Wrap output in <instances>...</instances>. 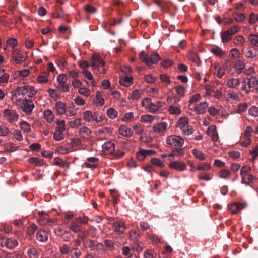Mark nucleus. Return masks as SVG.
I'll list each match as a JSON object with an SVG mask.
<instances>
[{
	"mask_svg": "<svg viewBox=\"0 0 258 258\" xmlns=\"http://www.w3.org/2000/svg\"><path fill=\"white\" fill-rule=\"evenodd\" d=\"M90 66L93 70H97L99 74H105V61L98 54H94L90 59Z\"/></svg>",
	"mask_w": 258,
	"mask_h": 258,
	"instance_id": "obj_1",
	"label": "nucleus"
},
{
	"mask_svg": "<svg viewBox=\"0 0 258 258\" xmlns=\"http://www.w3.org/2000/svg\"><path fill=\"white\" fill-rule=\"evenodd\" d=\"M141 105L151 113L156 112L162 106L161 101H159L156 104H155L149 98H144L142 101Z\"/></svg>",
	"mask_w": 258,
	"mask_h": 258,
	"instance_id": "obj_2",
	"label": "nucleus"
},
{
	"mask_svg": "<svg viewBox=\"0 0 258 258\" xmlns=\"http://www.w3.org/2000/svg\"><path fill=\"white\" fill-rule=\"evenodd\" d=\"M166 143L168 147H180L183 145L184 140L180 136L171 135L166 137Z\"/></svg>",
	"mask_w": 258,
	"mask_h": 258,
	"instance_id": "obj_3",
	"label": "nucleus"
},
{
	"mask_svg": "<svg viewBox=\"0 0 258 258\" xmlns=\"http://www.w3.org/2000/svg\"><path fill=\"white\" fill-rule=\"evenodd\" d=\"M140 58L141 61L147 64V66L150 67L153 64L157 63L161 58L158 53H154L148 57V55L144 52H141L140 54Z\"/></svg>",
	"mask_w": 258,
	"mask_h": 258,
	"instance_id": "obj_4",
	"label": "nucleus"
},
{
	"mask_svg": "<svg viewBox=\"0 0 258 258\" xmlns=\"http://www.w3.org/2000/svg\"><path fill=\"white\" fill-rule=\"evenodd\" d=\"M17 102H18V106L22 111L28 115L31 114L34 108V105L32 101L27 99H23L21 100H17Z\"/></svg>",
	"mask_w": 258,
	"mask_h": 258,
	"instance_id": "obj_5",
	"label": "nucleus"
},
{
	"mask_svg": "<svg viewBox=\"0 0 258 258\" xmlns=\"http://www.w3.org/2000/svg\"><path fill=\"white\" fill-rule=\"evenodd\" d=\"M240 27L238 26H233L230 27L227 31L221 33V39L223 43L230 41L232 36L240 31Z\"/></svg>",
	"mask_w": 258,
	"mask_h": 258,
	"instance_id": "obj_6",
	"label": "nucleus"
},
{
	"mask_svg": "<svg viewBox=\"0 0 258 258\" xmlns=\"http://www.w3.org/2000/svg\"><path fill=\"white\" fill-rule=\"evenodd\" d=\"M83 116L84 120L89 122L99 123L103 120V117L98 113L96 112L93 113L89 110L85 111Z\"/></svg>",
	"mask_w": 258,
	"mask_h": 258,
	"instance_id": "obj_7",
	"label": "nucleus"
},
{
	"mask_svg": "<svg viewBox=\"0 0 258 258\" xmlns=\"http://www.w3.org/2000/svg\"><path fill=\"white\" fill-rule=\"evenodd\" d=\"M19 91L23 95H27L28 97L32 98L37 93V90L33 86L25 85L22 86L18 89Z\"/></svg>",
	"mask_w": 258,
	"mask_h": 258,
	"instance_id": "obj_8",
	"label": "nucleus"
},
{
	"mask_svg": "<svg viewBox=\"0 0 258 258\" xmlns=\"http://www.w3.org/2000/svg\"><path fill=\"white\" fill-rule=\"evenodd\" d=\"M169 167L177 171H183L187 169V166L185 162L179 161H172L169 164Z\"/></svg>",
	"mask_w": 258,
	"mask_h": 258,
	"instance_id": "obj_9",
	"label": "nucleus"
},
{
	"mask_svg": "<svg viewBox=\"0 0 258 258\" xmlns=\"http://www.w3.org/2000/svg\"><path fill=\"white\" fill-rule=\"evenodd\" d=\"M3 114L6 119L10 122L16 121L18 119V114L12 110L5 109Z\"/></svg>",
	"mask_w": 258,
	"mask_h": 258,
	"instance_id": "obj_10",
	"label": "nucleus"
},
{
	"mask_svg": "<svg viewBox=\"0 0 258 258\" xmlns=\"http://www.w3.org/2000/svg\"><path fill=\"white\" fill-rule=\"evenodd\" d=\"M12 58L17 64L21 63L26 59L24 54L17 49L13 50Z\"/></svg>",
	"mask_w": 258,
	"mask_h": 258,
	"instance_id": "obj_11",
	"label": "nucleus"
},
{
	"mask_svg": "<svg viewBox=\"0 0 258 258\" xmlns=\"http://www.w3.org/2000/svg\"><path fill=\"white\" fill-rule=\"evenodd\" d=\"M156 152L152 150L140 149L137 153V158L139 160L143 161L147 156L155 155Z\"/></svg>",
	"mask_w": 258,
	"mask_h": 258,
	"instance_id": "obj_12",
	"label": "nucleus"
},
{
	"mask_svg": "<svg viewBox=\"0 0 258 258\" xmlns=\"http://www.w3.org/2000/svg\"><path fill=\"white\" fill-rule=\"evenodd\" d=\"M208 107V104L206 102H203L196 105L194 108H190V109L197 114H202L206 112Z\"/></svg>",
	"mask_w": 258,
	"mask_h": 258,
	"instance_id": "obj_13",
	"label": "nucleus"
},
{
	"mask_svg": "<svg viewBox=\"0 0 258 258\" xmlns=\"http://www.w3.org/2000/svg\"><path fill=\"white\" fill-rule=\"evenodd\" d=\"M247 204L245 202H243L239 204L237 202H234L231 204L230 209L231 213L233 214L238 213L242 209L246 207Z\"/></svg>",
	"mask_w": 258,
	"mask_h": 258,
	"instance_id": "obj_14",
	"label": "nucleus"
},
{
	"mask_svg": "<svg viewBox=\"0 0 258 258\" xmlns=\"http://www.w3.org/2000/svg\"><path fill=\"white\" fill-rule=\"evenodd\" d=\"M82 73L83 76L88 80V81L86 82V83L88 85L93 87L97 86V83L94 80L93 76L90 71L85 69L82 71Z\"/></svg>",
	"mask_w": 258,
	"mask_h": 258,
	"instance_id": "obj_15",
	"label": "nucleus"
},
{
	"mask_svg": "<svg viewBox=\"0 0 258 258\" xmlns=\"http://www.w3.org/2000/svg\"><path fill=\"white\" fill-rule=\"evenodd\" d=\"M102 150L106 154H111L115 150V144L111 141L106 142L102 146Z\"/></svg>",
	"mask_w": 258,
	"mask_h": 258,
	"instance_id": "obj_16",
	"label": "nucleus"
},
{
	"mask_svg": "<svg viewBox=\"0 0 258 258\" xmlns=\"http://www.w3.org/2000/svg\"><path fill=\"white\" fill-rule=\"evenodd\" d=\"M54 109L57 114L58 115H63L67 111L66 105L61 101H57L55 103Z\"/></svg>",
	"mask_w": 258,
	"mask_h": 258,
	"instance_id": "obj_17",
	"label": "nucleus"
},
{
	"mask_svg": "<svg viewBox=\"0 0 258 258\" xmlns=\"http://www.w3.org/2000/svg\"><path fill=\"white\" fill-rule=\"evenodd\" d=\"M224 96L228 101L232 103L234 101H237L240 99L239 94L238 93L231 91H227Z\"/></svg>",
	"mask_w": 258,
	"mask_h": 258,
	"instance_id": "obj_18",
	"label": "nucleus"
},
{
	"mask_svg": "<svg viewBox=\"0 0 258 258\" xmlns=\"http://www.w3.org/2000/svg\"><path fill=\"white\" fill-rule=\"evenodd\" d=\"M118 134L125 137H131L133 132L131 128L125 125H120L118 130Z\"/></svg>",
	"mask_w": 258,
	"mask_h": 258,
	"instance_id": "obj_19",
	"label": "nucleus"
},
{
	"mask_svg": "<svg viewBox=\"0 0 258 258\" xmlns=\"http://www.w3.org/2000/svg\"><path fill=\"white\" fill-rule=\"evenodd\" d=\"M207 134L211 136L212 140L214 142H216L219 139L218 134L216 131V127L215 125H212L208 127L207 131Z\"/></svg>",
	"mask_w": 258,
	"mask_h": 258,
	"instance_id": "obj_20",
	"label": "nucleus"
},
{
	"mask_svg": "<svg viewBox=\"0 0 258 258\" xmlns=\"http://www.w3.org/2000/svg\"><path fill=\"white\" fill-rule=\"evenodd\" d=\"M167 127V123L165 122H162L155 125L153 127V132L156 134L163 133Z\"/></svg>",
	"mask_w": 258,
	"mask_h": 258,
	"instance_id": "obj_21",
	"label": "nucleus"
},
{
	"mask_svg": "<svg viewBox=\"0 0 258 258\" xmlns=\"http://www.w3.org/2000/svg\"><path fill=\"white\" fill-rule=\"evenodd\" d=\"M133 76L126 75L120 78L119 83L124 87H129L133 83Z\"/></svg>",
	"mask_w": 258,
	"mask_h": 258,
	"instance_id": "obj_22",
	"label": "nucleus"
},
{
	"mask_svg": "<svg viewBox=\"0 0 258 258\" xmlns=\"http://www.w3.org/2000/svg\"><path fill=\"white\" fill-rule=\"evenodd\" d=\"M43 116L44 119L49 123H52L55 118L54 113L50 109H46L43 112Z\"/></svg>",
	"mask_w": 258,
	"mask_h": 258,
	"instance_id": "obj_23",
	"label": "nucleus"
},
{
	"mask_svg": "<svg viewBox=\"0 0 258 258\" xmlns=\"http://www.w3.org/2000/svg\"><path fill=\"white\" fill-rule=\"evenodd\" d=\"M184 155V152L183 149L176 148L172 150L170 154H169V159L171 160L175 157H183Z\"/></svg>",
	"mask_w": 258,
	"mask_h": 258,
	"instance_id": "obj_24",
	"label": "nucleus"
},
{
	"mask_svg": "<svg viewBox=\"0 0 258 258\" xmlns=\"http://www.w3.org/2000/svg\"><path fill=\"white\" fill-rule=\"evenodd\" d=\"M93 103L96 106H102L104 104V98L103 95L99 91L96 93L95 99L93 100Z\"/></svg>",
	"mask_w": 258,
	"mask_h": 258,
	"instance_id": "obj_25",
	"label": "nucleus"
},
{
	"mask_svg": "<svg viewBox=\"0 0 258 258\" xmlns=\"http://www.w3.org/2000/svg\"><path fill=\"white\" fill-rule=\"evenodd\" d=\"M113 229L116 233L121 234L124 233L125 227L123 222L117 221L113 224Z\"/></svg>",
	"mask_w": 258,
	"mask_h": 258,
	"instance_id": "obj_26",
	"label": "nucleus"
},
{
	"mask_svg": "<svg viewBox=\"0 0 258 258\" xmlns=\"http://www.w3.org/2000/svg\"><path fill=\"white\" fill-rule=\"evenodd\" d=\"M49 75L48 73L43 72L38 76L36 81L39 84L47 83L49 81Z\"/></svg>",
	"mask_w": 258,
	"mask_h": 258,
	"instance_id": "obj_27",
	"label": "nucleus"
},
{
	"mask_svg": "<svg viewBox=\"0 0 258 258\" xmlns=\"http://www.w3.org/2000/svg\"><path fill=\"white\" fill-rule=\"evenodd\" d=\"M38 214L40 216L39 219H37V222L38 224L41 225H45L47 224L48 222H53V221L47 218L45 216L47 215L45 214V212H39Z\"/></svg>",
	"mask_w": 258,
	"mask_h": 258,
	"instance_id": "obj_28",
	"label": "nucleus"
},
{
	"mask_svg": "<svg viewBox=\"0 0 258 258\" xmlns=\"http://www.w3.org/2000/svg\"><path fill=\"white\" fill-rule=\"evenodd\" d=\"M92 131L88 127L84 126L81 127L79 131V134L82 138L87 139L91 135Z\"/></svg>",
	"mask_w": 258,
	"mask_h": 258,
	"instance_id": "obj_29",
	"label": "nucleus"
},
{
	"mask_svg": "<svg viewBox=\"0 0 258 258\" xmlns=\"http://www.w3.org/2000/svg\"><path fill=\"white\" fill-rule=\"evenodd\" d=\"M191 153L194 157L197 160L204 161L206 159V156L205 154L198 149L194 148L192 150Z\"/></svg>",
	"mask_w": 258,
	"mask_h": 258,
	"instance_id": "obj_30",
	"label": "nucleus"
},
{
	"mask_svg": "<svg viewBox=\"0 0 258 258\" xmlns=\"http://www.w3.org/2000/svg\"><path fill=\"white\" fill-rule=\"evenodd\" d=\"M245 56L248 58H257L258 52L256 50L248 48L244 52Z\"/></svg>",
	"mask_w": 258,
	"mask_h": 258,
	"instance_id": "obj_31",
	"label": "nucleus"
},
{
	"mask_svg": "<svg viewBox=\"0 0 258 258\" xmlns=\"http://www.w3.org/2000/svg\"><path fill=\"white\" fill-rule=\"evenodd\" d=\"M168 111L170 114L173 115H179L182 112L180 107L174 105L170 106Z\"/></svg>",
	"mask_w": 258,
	"mask_h": 258,
	"instance_id": "obj_32",
	"label": "nucleus"
},
{
	"mask_svg": "<svg viewBox=\"0 0 258 258\" xmlns=\"http://www.w3.org/2000/svg\"><path fill=\"white\" fill-rule=\"evenodd\" d=\"M69 228L74 232V233H78L81 231V227L78 224V223L76 221H72L70 223H69L68 225Z\"/></svg>",
	"mask_w": 258,
	"mask_h": 258,
	"instance_id": "obj_33",
	"label": "nucleus"
},
{
	"mask_svg": "<svg viewBox=\"0 0 258 258\" xmlns=\"http://www.w3.org/2000/svg\"><path fill=\"white\" fill-rule=\"evenodd\" d=\"M214 74L218 78H221L225 74V69L219 63H216L214 64Z\"/></svg>",
	"mask_w": 258,
	"mask_h": 258,
	"instance_id": "obj_34",
	"label": "nucleus"
},
{
	"mask_svg": "<svg viewBox=\"0 0 258 258\" xmlns=\"http://www.w3.org/2000/svg\"><path fill=\"white\" fill-rule=\"evenodd\" d=\"M27 254L29 258H38L39 252L34 246H31L27 250Z\"/></svg>",
	"mask_w": 258,
	"mask_h": 258,
	"instance_id": "obj_35",
	"label": "nucleus"
},
{
	"mask_svg": "<svg viewBox=\"0 0 258 258\" xmlns=\"http://www.w3.org/2000/svg\"><path fill=\"white\" fill-rule=\"evenodd\" d=\"M10 78V75L4 69H0V83L7 84Z\"/></svg>",
	"mask_w": 258,
	"mask_h": 258,
	"instance_id": "obj_36",
	"label": "nucleus"
},
{
	"mask_svg": "<svg viewBox=\"0 0 258 258\" xmlns=\"http://www.w3.org/2000/svg\"><path fill=\"white\" fill-rule=\"evenodd\" d=\"M37 240L40 242H44L47 240L48 236L46 231L44 230H40L36 234Z\"/></svg>",
	"mask_w": 258,
	"mask_h": 258,
	"instance_id": "obj_37",
	"label": "nucleus"
},
{
	"mask_svg": "<svg viewBox=\"0 0 258 258\" xmlns=\"http://www.w3.org/2000/svg\"><path fill=\"white\" fill-rule=\"evenodd\" d=\"M188 118L186 117H180L176 123V127L180 130L185 128V126L188 123Z\"/></svg>",
	"mask_w": 258,
	"mask_h": 258,
	"instance_id": "obj_38",
	"label": "nucleus"
},
{
	"mask_svg": "<svg viewBox=\"0 0 258 258\" xmlns=\"http://www.w3.org/2000/svg\"><path fill=\"white\" fill-rule=\"evenodd\" d=\"M154 119L155 116L149 114L142 115L140 118L141 122L146 124H151Z\"/></svg>",
	"mask_w": 258,
	"mask_h": 258,
	"instance_id": "obj_39",
	"label": "nucleus"
},
{
	"mask_svg": "<svg viewBox=\"0 0 258 258\" xmlns=\"http://www.w3.org/2000/svg\"><path fill=\"white\" fill-rule=\"evenodd\" d=\"M143 94V90H135L130 94L129 98L133 100H139L142 96Z\"/></svg>",
	"mask_w": 258,
	"mask_h": 258,
	"instance_id": "obj_40",
	"label": "nucleus"
},
{
	"mask_svg": "<svg viewBox=\"0 0 258 258\" xmlns=\"http://www.w3.org/2000/svg\"><path fill=\"white\" fill-rule=\"evenodd\" d=\"M240 84V80L238 78H231L228 80L227 86L229 88H235Z\"/></svg>",
	"mask_w": 258,
	"mask_h": 258,
	"instance_id": "obj_41",
	"label": "nucleus"
},
{
	"mask_svg": "<svg viewBox=\"0 0 258 258\" xmlns=\"http://www.w3.org/2000/svg\"><path fill=\"white\" fill-rule=\"evenodd\" d=\"M18 244L17 240L10 238H7L6 247L9 249H13L16 247Z\"/></svg>",
	"mask_w": 258,
	"mask_h": 258,
	"instance_id": "obj_42",
	"label": "nucleus"
},
{
	"mask_svg": "<svg viewBox=\"0 0 258 258\" xmlns=\"http://www.w3.org/2000/svg\"><path fill=\"white\" fill-rule=\"evenodd\" d=\"M28 162L37 166H40L44 163L43 160L37 157H32L28 159Z\"/></svg>",
	"mask_w": 258,
	"mask_h": 258,
	"instance_id": "obj_43",
	"label": "nucleus"
},
{
	"mask_svg": "<svg viewBox=\"0 0 258 258\" xmlns=\"http://www.w3.org/2000/svg\"><path fill=\"white\" fill-rule=\"evenodd\" d=\"M244 66L245 64L244 62L241 60H238L236 62L234 65V69L237 73L240 74L242 72Z\"/></svg>",
	"mask_w": 258,
	"mask_h": 258,
	"instance_id": "obj_44",
	"label": "nucleus"
},
{
	"mask_svg": "<svg viewBox=\"0 0 258 258\" xmlns=\"http://www.w3.org/2000/svg\"><path fill=\"white\" fill-rule=\"evenodd\" d=\"M242 177V183L249 184L253 182L254 177L249 174H244L241 176Z\"/></svg>",
	"mask_w": 258,
	"mask_h": 258,
	"instance_id": "obj_45",
	"label": "nucleus"
},
{
	"mask_svg": "<svg viewBox=\"0 0 258 258\" xmlns=\"http://www.w3.org/2000/svg\"><path fill=\"white\" fill-rule=\"evenodd\" d=\"M211 168V166L210 164L206 162H204L198 164L197 167V169L199 171H208Z\"/></svg>",
	"mask_w": 258,
	"mask_h": 258,
	"instance_id": "obj_46",
	"label": "nucleus"
},
{
	"mask_svg": "<svg viewBox=\"0 0 258 258\" xmlns=\"http://www.w3.org/2000/svg\"><path fill=\"white\" fill-rule=\"evenodd\" d=\"M64 131L56 130L53 135V138L56 141H61L65 137Z\"/></svg>",
	"mask_w": 258,
	"mask_h": 258,
	"instance_id": "obj_47",
	"label": "nucleus"
},
{
	"mask_svg": "<svg viewBox=\"0 0 258 258\" xmlns=\"http://www.w3.org/2000/svg\"><path fill=\"white\" fill-rule=\"evenodd\" d=\"M248 40L255 47H258V35L251 34L248 36Z\"/></svg>",
	"mask_w": 258,
	"mask_h": 258,
	"instance_id": "obj_48",
	"label": "nucleus"
},
{
	"mask_svg": "<svg viewBox=\"0 0 258 258\" xmlns=\"http://www.w3.org/2000/svg\"><path fill=\"white\" fill-rule=\"evenodd\" d=\"M107 115L109 118L115 119L118 116V112L113 108H109L107 110Z\"/></svg>",
	"mask_w": 258,
	"mask_h": 258,
	"instance_id": "obj_49",
	"label": "nucleus"
},
{
	"mask_svg": "<svg viewBox=\"0 0 258 258\" xmlns=\"http://www.w3.org/2000/svg\"><path fill=\"white\" fill-rule=\"evenodd\" d=\"M247 81L250 89L255 87L258 84V79L256 77H251L248 78Z\"/></svg>",
	"mask_w": 258,
	"mask_h": 258,
	"instance_id": "obj_50",
	"label": "nucleus"
},
{
	"mask_svg": "<svg viewBox=\"0 0 258 258\" xmlns=\"http://www.w3.org/2000/svg\"><path fill=\"white\" fill-rule=\"evenodd\" d=\"M175 90L177 94L181 97L183 96L186 92L185 87L181 85H178L175 86Z\"/></svg>",
	"mask_w": 258,
	"mask_h": 258,
	"instance_id": "obj_51",
	"label": "nucleus"
},
{
	"mask_svg": "<svg viewBox=\"0 0 258 258\" xmlns=\"http://www.w3.org/2000/svg\"><path fill=\"white\" fill-rule=\"evenodd\" d=\"M244 42V38L241 35L237 36L233 39L234 44L237 46H243Z\"/></svg>",
	"mask_w": 258,
	"mask_h": 258,
	"instance_id": "obj_52",
	"label": "nucleus"
},
{
	"mask_svg": "<svg viewBox=\"0 0 258 258\" xmlns=\"http://www.w3.org/2000/svg\"><path fill=\"white\" fill-rule=\"evenodd\" d=\"M150 162L153 165L160 168H163L165 166V164L160 159L157 158H151Z\"/></svg>",
	"mask_w": 258,
	"mask_h": 258,
	"instance_id": "obj_53",
	"label": "nucleus"
},
{
	"mask_svg": "<svg viewBox=\"0 0 258 258\" xmlns=\"http://www.w3.org/2000/svg\"><path fill=\"white\" fill-rule=\"evenodd\" d=\"M7 46L11 47L13 50H15V48L17 46V40L16 38H10L6 41Z\"/></svg>",
	"mask_w": 258,
	"mask_h": 258,
	"instance_id": "obj_54",
	"label": "nucleus"
},
{
	"mask_svg": "<svg viewBox=\"0 0 258 258\" xmlns=\"http://www.w3.org/2000/svg\"><path fill=\"white\" fill-rule=\"evenodd\" d=\"M70 145L72 147H79L82 145V141L79 138H74L71 139Z\"/></svg>",
	"mask_w": 258,
	"mask_h": 258,
	"instance_id": "obj_55",
	"label": "nucleus"
},
{
	"mask_svg": "<svg viewBox=\"0 0 258 258\" xmlns=\"http://www.w3.org/2000/svg\"><path fill=\"white\" fill-rule=\"evenodd\" d=\"M37 227L35 224L31 225L28 227L26 230V235L28 237H31L36 231Z\"/></svg>",
	"mask_w": 258,
	"mask_h": 258,
	"instance_id": "obj_56",
	"label": "nucleus"
},
{
	"mask_svg": "<svg viewBox=\"0 0 258 258\" xmlns=\"http://www.w3.org/2000/svg\"><path fill=\"white\" fill-rule=\"evenodd\" d=\"M230 56L231 58L236 59L240 56V51L236 48H233L230 51Z\"/></svg>",
	"mask_w": 258,
	"mask_h": 258,
	"instance_id": "obj_57",
	"label": "nucleus"
},
{
	"mask_svg": "<svg viewBox=\"0 0 258 258\" xmlns=\"http://www.w3.org/2000/svg\"><path fill=\"white\" fill-rule=\"evenodd\" d=\"M144 258H156V253L151 249H148L144 253Z\"/></svg>",
	"mask_w": 258,
	"mask_h": 258,
	"instance_id": "obj_58",
	"label": "nucleus"
},
{
	"mask_svg": "<svg viewBox=\"0 0 258 258\" xmlns=\"http://www.w3.org/2000/svg\"><path fill=\"white\" fill-rule=\"evenodd\" d=\"M56 130L65 131L66 122L64 120H58L56 122Z\"/></svg>",
	"mask_w": 258,
	"mask_h": 258,
	"instance_id": "obj_59",
	"label": "nucleus"
},
{
	"mask_svg": "<svg viewBox=\"0 0 258 258\" xmlns=\"http://www.w3.org/2000/svg\"><path fill=\"white\" fill-rule=\"evenodd\" d=\"M231 172L228 169H223L221 170L219 174V177L221 178L227 179L230 176Z\"/></svg>",
	"mask_w": 258,
	"mask_h": 258,
	"instance_id": "obj_60",
	"label": "nucleus"
},
{
	"mask_svg": "<svg viewBox=\"0 0 258 258\" xmlns=\"http://www.w3.org/2000/svg\"><path fill=\"white\" fill-rule=\"evenodd\" d=\"M232 16L234 20L238 22H242L244 21L245 19V15L241 13H233Z\"/></svg>",
	"mask_w": 258,
	"mask_h": 258,
	"instance_id": "obj_61",
	"label": "nucleus"
},
{
	"mask_svg": "<svg viewBox=\"0 0 258 258\" xmlns=\"http://www.w3.org/2000/svg\"><path fill=\"white\" fill-rule=\"evenodd\" d=\"M77 113V110L74 107H69L67 108V111L65 114L67 117H71L75 116Z\"/></svg>",
	"mask_w": 258,
	"mask_h": 258,
	"instance_id": "obj_62",
	"label": "nucleus"
},
{
	"mask_svg": "<svg viewBox=\"0 0 258 258\" xmlns=\"http://www.w3.org/2000/svg\"><path fill=\"white\" fill-rule=\"evenodd\" d=\"M70 126L71 128H76L81 125V119L80 118H75L69 122Z\"/></svg>",
	"mask_w": 258,
	"mask_h": 258,
	"instance_id": "obj_63",
	"label": "nucleus"
},
{
	"mask_svg": "<svg viewBox=\"0 0 258 258\" xmlns=\"http://www.w3.org/2000/svg\"><path fill=\"white\" fill-rule=\"evenodd\" d=\"M134 117V114L133 112H128L124 114V116L121 119V121L123 122H130L133 120Z\"/></svg>",
	"mask_w": 258,
	"mask_h": 258,
	"instance_id": "obj_64",
	"label": "nucleus"
}]
</instances>
